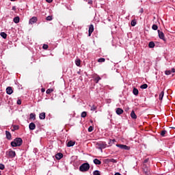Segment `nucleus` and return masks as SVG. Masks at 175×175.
I'll list each match as a JSON object with an SVG mask.
<instances>
[{"mask_svg":"<svg viewBox=\"0 0 175 175\" xmlns=\"http://www.w3.org/2000/svg\"><path fill=\"white\" fill-rule=\"evenodd\" d=\"M171 73H172V71H171V70H166V71H165V75H166L167 76H169V75H171Z\"/></svg>","mask_w":175,"mask_h":175,"instance_id":"79ce46f5","label":"nucleus"},{"mask_svg":"<svg viewBox=\"0 0 175 175\" xmlns=\"http://www.w3.org/2000/svg\"><path fill=\"white\" fill-rule=\"evenodd\" d=\"M45 91H46V90L44 88L41 89V92H44Z\"/></svg>","mask_w":175,"mask_h":175,"instance_id":"8fccbe9b","label":"nucleus"},{"mask_svg":"<svg viewBox=\"0 0 175 175\" xmlns=\"http://www.w3.org/2000/svg\"><path fill=\"white\" fill-rule=\"evenodd\" d=\"M75 64H76L77 66H80V64H81L80 59H77L75 61Z\"/></svg>","mask_w":175,"mask_h":175,"instance_id":"473e14b6","label":"nucleus"},{"mask_svg":"<svg viewBox=\"0 0 175 175\" xmlns=\"http://www.w3.org/2000/svg\"><path fill=\"white\" fill-rule=\"evenodd\" d=\"M88 32H89L88 36H91L92 32H94V25H90Z\"/></svg>","mask_w":175,"mask_h":175,"instance_id":"6e6552de","label":"nucleus"},{"mask_svg":"<svg viewBox=\"0 0 175 175\" xmlns=\"http://www.w3.org/2000/svg\"><path fill=\"white\" fill-rule=\"evenodd\" d=\"M53 91H54V90H53V89H48L46 90V94H51V92H53Z\"/></svg>","mask_w":175,"mask_h":175,"instance_id":"72a5a7b5","label":"nucleus"},{"mask_svg":"<svg viewBox=\"0 0 175 175\" xmlns=\"http://www.w3.org/2000/svg\"><path fill=\"white\" fill-rule=\"evenodd\" d=\"M114 175H121L119 172H116Z\"/></svg>","mask_w":175,"mask_h":175,"instance_id":"603ef678","label":"nucleus"},{"mask_svg":"<svg viewBox=\"0 0 175 175\" xmlns=\"http://www.w3.org/2000/svg\"><path fill=\"white\" fill-rule=\"evenodd\" d=\"M172 128V129H175V127H171Z\"/></svg>","mask_w":175,"mask_h":175,"instance_id":"5fc2aeb1","label":"nucleus"},{"mask_svg":"<svg viewBox=\"0 0 175 175\" xmlns=\"http://www.w3.org/2000/svg\"><path fill=\"white\" fill-rule=\"evenodd\" d=\"M93 174H94V175H100V172L98 170H95V171L93 172Z\"/></svg>","mask_w":175,"mask_h":175,"instance_id":"f704fd0d","label":"nucleus"},{"mask_svg":"<svg viewBox=\"0 0 175 175\" xmlns=\"http://www.w3.org/2000/svg\"><path fill=\"white\" fill-rule=\"evenodd\" d=\"M172 73H175V70H174V68H172V69L171 73H172Z\"/></svg>","mask_w":175,"mask_h":175,"instance_id":"09e8293b","label":"nucleus"},{"mask_svg":"<svg viewBox=\"0 0 175 175\" xmlns=\"http://www.w3.org/2000/svg\"><path fill=\"white\" fill-rule=\"evenodd\" d=\"M23 144V139L21 137L15 138L14 141L11 142L12 147H20Z\"/></svg>","mask_w":175,"mask_h":175,"instance_id":"f257e3e1","label":"nucleus"},{"mask_svg":"<svg viewBox=\"0 0 175 175\" xmlns=\"http://www.w3.org/2000/svg\"><path fill=\"white\" fill-rule=\"evenodd\" d=\"M152 29H153L154 31H157V29H158V25H153L152 26Z\"/></svg>","mask_w":175,"mask_h":175,"instance_id":"7c9ffc66","label":"nucleus"},{"mask_svg":"<svg viewBox=\"0 0 175 175\" xmlns=\"http://www.w3.org/2000/svg\"><path fill=\"white\" fill-rule=\"evenodd\" d=\"M105 61H106V59L105 58H100L98 59V62H100V63L105 62Z\"/></svg>","mask_w":175,"mask_h":175,"instance_id":"2f4dec72","label":"nucleus"},{"mask_svg":"<svg viewBox=\"0 0 175 175\" xmlns=\"http://www.w3.org/2000/svg\"><path fill=\"white\" fill-rule=\"evenodd\" d=\"M6 93L8 94V95H12V94H13V89H12V87L7 88Z\"/></svg>","mask_w":175,"mask_h":175,"instance_id":"1a4fd4ad","label":"nucleus"},{"mask_svg":"<svg viewBox=\"0 0 175 175\" xmlns=\"http://www.w3.org/2000/svg\"><path fill=\"white\" fill-rule=\"evenodd\" d=\"M99 80H100V77H97L95 78L94 81H96V83H99Z\"/></svg>","mask_w":175,"mask_h":175,"instance_id":"e433bc0d","label":"nucleus"},{"mask_svg":"<svg viewBox=\"0 0 175 175\" xmlns=\"http://www.w3.org/2000/svg\"><path fill=\"white\" fill-rule=\"evenodd\" d=\"M3 169H5V165L1 163L0 164V170H3Z\"/></svg>","mask_w":175,"mask_h":175,"instance_id":"a19ab883","label":"nucleus"},{"mask_svg":"<svg viewBox=\"0 0 175 175\" xmlns=\"http://www.w3.org/2000/svg\"><path fill=\"white\" fill-rule=\"evenodd\" d=\"M40 120H44L46 118V113L42 112L39 115Z\"/></svg>","mask_w":175,"mask_h":175,"instance_id":"dca6fc26","label":"nucleus"},{"mask_svg":"<svg viewBox=\"0 0 175 175\" xmlns=\"http://www.w3.org/2000/svg\"><path fill=\"white\" fill-rule=\"evenodd\" d=\"M116 111V114H118V116H120V114H122V113H124V110L121 108H117Z\"/></svg>","mask_w":175,"mask_h":175,"instance_id":"f8f14e48","label":"nucleus"},{"mask_svg":"<svg viewBox=\"0 0 175 175\" xmlns=\"http://www.w3.org/2000/svg\"><path fill=\"white\" fill-rule=\"evenodd\" d=\"M116 147L121 148V150H131V147H129L126 145L116 144Z\"/></svg>","mask_w":175,"mask_h":175,"instance_id":"20e7f679","label":"nucleus"},{"mask_svg":"<svg viewBox=\"0 0 175 175\" xmlns=\"http://www.w3.org/2000/svg\"><path fill=\"white\" fill-rule=\"evenodd\" d=\"M5 135H6V137H7L8 140H11L12 139V134L10 133V132L6 131H5Z\"/></svg>","mask_w":175,"mask_h":175,"instance_id":"ddd939ff","label":"nucleus"},{"mask_svg":"<svg viewBox=\"0 0 175 175\" xmlns=\"http://www.w3.org/2000/svg\"><path fill=\"white\" fill-rule=\"evenodd\" d=\"M136 24H137L136 20H133V21H131V25L132 27H135V25H136Z\"/></svg>","mask_w":175,"mask_h":175,"instance_id":"cd10ccee","label":"nucleus"},{"mask_svg":"<svg viewBox=\"0 0 175 175\" xmlns=\"http://www.w3.org/2000/svg\"><path fill=\"white\" fill-rule=\"evenodd\" d=\"M75 144H76V142L69 141L67 143V147H73V146H75Z\"/></svg>","mask_w":175,"mask_h":175,"instance_id":"4468645a","label":"nucleus"},{"mask_svg":"<svg viewBox=\"0 0 175 175\" xmlns=\"http://www.w3.org/2000/svg\"><path fill=\"white\" fill-rule=\"evenodd\" d=\"M144 172L145 173V174H148V172H150V170L147 167V166H145L143 168Z\"/></svg>","mask_w":175,"mask_h":175,"instance_id":"4be33fe9","label":"nucleus"},{"mask_svg":"<svg viewBox=\"0 0 175 175\" xmlns=\"http://www.w3.org/2000/svg\"><path fill=\"white\" fill-rule=\"evenodd\" d=\"M63 157H64V154L61 152H59V153L56 154V155H55V158L57 160L62 159V158H63Z\"/></svg>","mask_w":175,"mask_h":175,"instance_id":"9b49d317","label":"nucleus"},{"mask_svg":"<svg viewBox=\"0 0 175 175\" xmlns=\"http://www.w3.org/2000/svg\"><path fill=\"white\" fill-rule=\"evenodd\" d=\"M111 162H113V163H116V162H117V161H116V159H111Z\"/></svg>","mask_w":175,"mask_h":175,"instance_id":"c03bdc74","label":"nucleus"},{"mask_svg":"<svg viewBox=\"0 0 175 175\" xmlns=\"http://www.w3.org/2000/svg\"><path fill=\"white\" fill-rule=\"evenodd\" d=\"M94 163H95V165H100L102 163V161H100L99 159H95L94 160Z\"/></svg>","mask_w":175,"mask_h":175,"instance_id":"412c9836","label":"nucleus"},{"mask_svg":"<svg viewBox=\"0 0 175 175\" xmlns=\"http://www.w3.org/2000/svg\"><path fill=\"white\" fill-rule=\"evenodd\" d=\"M81 117H82V118H85V117H87V111H83L81 114Z\"/></svg>","mask_w":175,"mask_h":175,"instance_id":"bb28decb","label":"nucleus"},{"mask_svg":"<svg viewBox=\"0 0 175 175\" xmlns=\"http://www.w3.org/2000/svg\"><path fill=\"white\" fill-rule=\"evenodd\" d=\"M147 162H148V159H145L144 163H147Z\"/></svg>","mask_w":175,"mask_h":175,"instance_id":"49530a36","label":"nucleus"},{"mask_svg":"<svg viewBox=\"0 0 175 175\" xmlns=\"http://www.w3.org/2000/svg\"><path fill=\"white\" fill-rule=\"evenodd\" d=\"M42 48L44 49V50H47L49 49V45L44 44Z\"/></svg>","mask_w":175,"mask_h":175,"instance_id":"4c0bfd02","label":"nucleus"},{"mask_svg":"<svg viewBox=\"0 0 175 175\" xmlns=\"http://www.w3.org/2000/svg\"><path fill=\"white\" fill-rule=\"evenodd\" d=\"M92 131H94V126H90L88 128V132H92Z\"/></svg>","mask_w":175,"mask_h":175,"instance_id":"58836bf2","label":"nucleus"},{"mask_svg":"<svg viewBox=\"0 0 175 175\" xmlns=\"http://www.w3.org/2000/svg\"><path fill=\"white\" fill-rule=\"evenodd\" d=\"M29 128L30 131H34V129H36V125L35 124V123L31 122L29 124Z\"/></svg>","mask_w":175,"mask_h":175,"instance_id":"9d476101","label":"nucleus"},{"mask_svg":"<svg viewBox=\"0 0 175 175\" xmlns=\"http://www.w3.org/2000/svg\"><path fill=\"white\" fill-rule=\"evenodd\" d=\"M46 20L47 21H51V20H53V16H49L46 17Z\"/></svg>","mask_w":175,"mask_h":175,"instance_id":"c9c22d12","label":"nucleus"},{"mask_svg":"<svg viewBox=\"0 0 175 175\" xmlns=\"http://www.w3.org/2000/svg\"><path fill=\"white\" fill-rule=\"evenodd\" d=\"M0 36L1 38H3V39H6V38H8V34H6L5 32H1Z\"/></svg>","mask_w":175,"mask_h":175,"instance_id":"6ab92c4d","label":"nucleus"},{"mask_svg":"<svg viewBox=\"0 0 175 175\" xmlns=\"http://www.w3.org/2000/svg\"><path fill=\"white\" fill-rule=\"evenodd\" d=\"M131 117L133 118V120H136V118H137V116H136V113H135V111H131Z\"/></svg>","mask_w":175,"mask_h":175,"instance_id":"2eb2a0df","label":"nucleus"},{"mask_svg":"<svg viewBox=\"0 0 175 175\" xmlns=\"http://www.w3.org/2000/svg\"><path fill=\"white\" fill-rule=\"evenodd\" d=\"M96 109H98V107H96V105H92V106L91 107L90 110H91L92 111H95V110H96Z\"/></svg>","mask_w":175,"mask_h":175,"instance_id":"c85d7f7f","label":"nucleus"},{"mask_svg":"<svg viewBox=\"0 0 175 175\" xmlns=\"http://www.w3.org/2000/svg\"><path fill=\"white\" fill-rule=\"evenodd\" d=\"M163 95H165V92L162 91L159 94V100L163 99Z\"/></svg>","mask_w":175,"mask_h":175,"instance_id":"b1692460","label":"nucleus"},{"mask_svg":"<svg viewBox=\"0 0 175 175\" xmlns=\"http://www.w3.org/2000/svg\"><path fill=\"white\" fill-rule=\"evenodd\" d=\"M36 21H38V18L36 16H33L31 18H30V20L29 21V24H35V23H36Z\"/></svg>","mask_w":175,"mask_h":175,"instance_id":"0eeeda50","label":"nucleus"},{"mask_svg":"<svg viewBox=\"0 0 175 175\" xmlns=\"http://www.w3.org/2000/svg\"><path fill=\"white\" fill-rule=\"evenodd\" d=\"M148 47L150 49H154V47H155V43H154V42H150L148 44Z\"/></svg>","mask_w":175,"mask_h":175,"instance_id":"f3484780","label":"nucleus"},{"mask_svg":"<svg viewBox=\"0 0 175 175\" xmlns=\"http://www.w3.org/2000/svg\"><path fill=\"white\" fill-rule=\"evenodd\" d=\"M30 120H36V114L33 113H30Z\"/></svg>","mask_w":175,"mask_h":175,"instance_id":"aec40b11","label":"nucleus"},{"mask_svg":"<svg viewBox=\"0 0 175 175\" xmlns=\"http://www.w3.org/2000/svg\"><path fill=\"white\" fill-rule=\"evenodd\" d=\"M18 129H19L18 126L14 125V126H12V132H14V131H18Z\"/></svg>","mask_w":175,"mask_h":175,"instance_id":"393cba45","label":"nucleus"},{"mask_svg":"<svg viewBox=\"0 0 175 175\" xmlns=\"http://www.w3.org/2000/svg\"><path fill=\"white\" fill-rule=\"evenodd\" d=\"M14 23H15V24H18V23H20V17L16 16L14 18Z\"/></svg>","mask_w":175,"mask_h":175,"instance_id":"a211bd4d","label":"nucleus"},{"mask_svg":"<svg viewBox=\"0 0 175 175\" xmlns=\"http://www.w3.org/2000/svg\"><path fill=\"white\" fill-rule=\"evenodd\" d=\"M7 154L8 155V157H10V158H14V157H16V152L10 150L7 152Z\"/></svg>","mask_w":175,"mask_h":175,"instance_id":"423d86ee","label":"nucleus"},{"mask_svg":"<svg viewBox=\"0 0 175 175\" xmlns=\"http://www.w3.org/2000/svg\"><path fill=\"white\" fill-rule=\"evenodd\" d=\"M144 12V10H143V8H141V10H139L140 13H143Z\"/></svg>","mask_w":175,"mask_h":175,"instance_id":"de8ad7c7","label":"nucleus"},{"mask_svg":"<svg viewBox=\"0 0 175 175\" xmlns=\"http://www.w3.org/2000/svg\"><path fill=\"white\" fill-rule=\"evenodd\" d=\"M133 94L134 95H139V90L136 89V88H134V89L133 90Z\"/></svg>","mask_w":175,"mask_h":175,"instance_id":"5701e85b","label":"nucleus"},{"mask_svg":"<svg viewBox=\"0 0 175 175\" xmlns=\"http://www.w3.org/2000/svg\"><path fill=\"white\" fill-rule=\"evenodd\" d=\"M96 148H98L99 150H102L103 148H106L107 147V144L105 142H99L96 144Z\"/></svg>","mask_w":175,"mask_h":175,"instance_id":"7ed1b4c3","label":"nucleus"},{"mask_svg":"<svg viewBox=\"0 0 175 175\" xmlns=\"http://www.w3.org/2000/svg\"><path fill=\"white\" fill-rule=\"evenodd\" d=\"M114 143H116V139H109V146H112V144H114Z\"/></svg>","mask_w":175,"mask_h":175,"instance_id":"c756f323","label":"nucleus"},{"mask_svg":"<svg viewBox=\"0 0 175 175\" xmlns=\"http://www.w3.org/2000/svg\"><path fill=\"white\" fill-rule=\"evenodd\" d=\"M80 172H88L90 170V164L88 163H84L79 167Z\"/></svg>","mask_w":175,"mask_h":175,"instance_id":"f03ea898","label":"nucleus"},{"mask_svg":"<svg viewBox=\"0 0 175 175\" xmlns=\"http://www.w3.org/2000/svg\"><path fill=\"white\" fill-rule=\"evenodd\" d=\"M12 10L16 11V6L12 7Z\"/></svg>","mask_w":175,"mask_h":175,"instance_id":"3c124183","label":"nucleus"},{"mask_svg":"<svg viewBox=\"0 0 175 175\" xmlns=\"http://www.w3.org/2000/svg\"><path fill=\"white\" fill-rule=\"evenodd\" d=\"M17 105H21V100L18 99L17 100Z\"/></svg>","mask_w":175,"mask_h":175,"instance_id":"37998d69","label":"nucleus"},{"mask_svg":"<svg viewBox=\"0 0 175 175\" xmlns=\"http://www.w3.org/2000/svg\"><path fill=\"white\" fill-rule=\"evenodd\" d=\"M12 2H14V1H16V0H10Z\"/></svg>","mask_w":175,"mask_h":175,"instance_id":"864d4df0","label":"nucleus"},{"mask_svg":"<svg viewBox=\"0 0 175 175\" xmlns=\"http://www.w3.org/2000/svg\"><path fill=\"white\" fill-rule=\"evenodd\" d=\"M165 135H166V131H165V130L161 131V135L164 137Z\"/></svg>","mask_w":175,"mask_h":175,"instance_id":"ea45409f","label":"nucleus"},{"mask_svg":"<svg viewBox=\"0 0 175 175\" xmlns=\"http://www.w3.org/2000/svg\"><path fill=\"white\" fill-rule=\"evenodd\" d=\"M47 2H48V3H51V2H53V0H46Z\"/></svg>","mask_w":175,"mask_h":175,"instance_id":"a18cd8bd","label":"nucleus"},{"mask_svg":"<svg viewBox=\"0 0 175 175\" xmlns=\"http://www.w3.org/2000/svg\"><path fill=\"white\" fill-rule=\"evenodd\" d=\"M148 85L145 83V84L142 85L140 86V88H142V90H146V88H148Z\"/></svg>","mask_w":175,"mask_h":175,"instance_id":"a878e982","label":"nucleus"},{"mask_svg":"<svg viewBox=\"0 0 175 175\" xmlns=\"http://www.w3.org/2000/svg\"><path fill=\"white\" fill-rule=\"evenodd\" d=\"M158 34L159 39H161L164 42H166V39L165 38V34L163 31H161L160 30H158Z\"/></svg>","mask_w":175,"mask_h":175,"instance_id":"39448f33","label":"nucleus"},{"mask_svg":"<svg viewBox=\"0 0 175 175\" xmlns=\"http://www.w3.org/2000/svg\"><path fill=\"white\" fill-rule=\"evenodd\" d=\"M90 122H92H92H93V121H92V120H90Z\"/></svg>","mask_w":175,"mask_h":175,"instance_id":"6e6d98bb","label":"nucleus"}]
</instances>
